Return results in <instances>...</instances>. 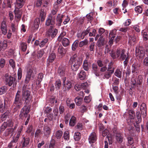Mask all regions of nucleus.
I'll list each match as a JSON object with an SVG mask.
<instances>
[{"instance_id": "864d4df0", "label": "nucleus", "mask_w": 148, "mask_h": 148, "mask_svg": "<svg viewBox=\"0 0 148 148\" xmlns=\"http://www.w3.org/2000/svg\"><path fill=\"white\" fill-rule=\"evenodd\" d=\"M142 34L143 40H147L148 39V35L146 32H142Z\"/></svg>"}, {"instance_id": "f8f14e48", "label": "nucleus", "mask_w": 148, "mask_h": 148, "mask_svg": "<svg viewBox=\"0 0 148 148\" xmlns=\"http://www.w3.org/2000/svg\"><path fill=\"white\" fill-rule=\"evenodd\" d=\"M55 17L51 14L49 15L47 19L46 22V24L47 26H49L50 25H53L55 24Z\"/></svg>"}, {"instance_id": "4be33fe9", "label": "nucleus", "mask_w": 148, "mask_h": 148, "mask_svg": "<svg viewBox=\"0 0 148 148\" xmlns=\"http://www.w3.org/2000/svg\"><path fill=\"white\" fill-rule=\"evenodd\" d=\"M105 32V34L106 35H107L108 34V32L107 31H105V29L103 28H100L98 31V32L99 34H97L95 38V40H96L99 37V36H101L102 35V34Z\"/></svg>"}, {"instance_id": "f3484780", "label": "nucleus", "mask_w": 148, "mask_h": 148, "mask_svg": "<svg viewBox=\"0 0 148 148\" xmlns=\"http://www.w3.org/2000/svg\"><path fill=\"white\" fill-rule=\"evenodd\" d=\"M25 0H16L15 4V8L20 9L24 5Z\"/></svg>"}, {"instance_id": "09e8293b", "label": "nucleus", "mask_w": 148, "mask_h": 148, "mask_svg": "<svg viewBox=\"0 0 148 148\" xmlns=\"http://www.w3.org/2000/svg\"><path fill=\"white\" fill-rule=\"evenodd\" d=\"M63 138L66 140H68L69 139V132L68 131H65L64 134Z\"/></svg>"}, {"instance_id": "6ab92c4d", "label": "nucleus", "mask_w": 148, "mask_h": 148, "mask_svg": "<svg viewBox=\"0 0 148 148\" xmlns=\"http://www.w3.org/2000/svg\"><path fill=\"white\" fill-rule=\"evenodd\" d=\"M56 55L55 54L53 53H51L49 56L48 58L47 59V65H49L50 63L52 62L56 58Z\"/></svg>"}, {"instance_id": "de8ad7c7", "label": "nucleus", "mask_w": 148, "mask_h": 148, "mask_svg": "<svg viewBox=\"0 0 148 148\" xmlns=\"http://www.w3.org/2000/svg\"><path fill=\"white\" fill-rule=\"evenodd\" d=\"M129 42L130 43H132V42H134L136 41V37L134 35L130 36L129 37Z\"/></svg>"}, {"instance_id": "39448f33", "label": "nucleus", "mask_w": 148, "mask_h": 148, "mask_svg": "<svg viewBox=\"0 0 148 148\" xmlns=\"http://www.w3.org/2000/svg\"><path fill=\"white\" fill-rule=\"evenodd\" d=\"M124 51H125L124 49L119 48L117 49L116 52H114L113 51H111L110 54L113 59L119 58Z\"/></svg>"}, {"instance_id": "4c0bfd02", "label": "nucleus", "mask_w": 148, "mask_h": 148, "mask_svg": "<svg viewBox=\"0 0 148 148\" xmlns=\"http://www.w3.org/2000/svg\"><path fill=\"white\" fill-rule=\"evenodd\" d=\"M114 68L112 69V70H111L110 72L109 71L108 72L106 73L104 75L105 78L107 79H108L111 76V74L113 73L114 71Z\"/></svg>"}, {"instance_id": "72a5a7b5", "label": "nucleus", "mask_w": 148, "mask_h": 148, "mask_svg": "<svg viewBox=\"0 0 148 148\" xmlns=\"http://www.w3.org/2000/svg\"><path fill=\"white\" fill-rule=\"evenodd\" d=\"M40 23V20L38 18L36 19L34 22V27L35 29H38Z\"/></svg>"}, {"instance_id": "a211bd4d", "label": "nucleus", "mask_w": 148, "mask_h": 148, "mask_svg": "<svg viewBox=\"0 0 148 148\" xmlns=\"http://www.w3.org/2000/svg\"><path fill=\"white\" fill-rule=\"evenodd\" d=\"M66 52V50L62 46L59 47L58 51V54L59 56L62 57L64 56Z\"/></svg>"}, {"instance_id": "338daca9", "label": "nucleus", "mask_w": 148, "mask_h": 148, "mask_svg": "<svg viewBox=\"0 0 148 148\" xmlns=\"http://www.w3.org/2000/svg\"><path fill=\"white\" fill-rule=\"evenodd\" d=\"M5 64V60L3 58H1V59L0 62V67L1 68L3 67Z\"/></svg>"}, {"instance_id": "c85d7f7f", "label": "nucleus", "mask_w": 148, "mask_h": 148, "mask_svg": "<svg viewBox=\"0 0 148 148\" xmlns=\"http://www.w3.org/2000/svg\"><path fill=\"white\" fill-rule=\"evenodd\" d=\"M60 41L62 42L63 45L64 47H66L69 44V40L66 38L63 39Z\"/></svg>"}, {"instance_id": "1a4fd4ad", "label": "nucleus", "mask_w": 148, "mask_h": 148, "mask_svg": "<svg viewBox=\"0 0 148 148\" xmlns=\"http://www.w3.org/2000/svg\"><path fill=\"white\" fill-rule=\"evenodd\" d=\"M63 83L64 87L66 91H68L72 87V83L69 80H66V78L64 77L63 79Z\"/></svg>"}, {"instance_id": "13d9d810", "label": "nucleus", "mask_w": 148, "mask_h": 148, "mask_svg": "<svg viewBox=\"0 0 148 148\" xmlns=\"http://www.w3.org/2000/svg\"><path fill=\"white\" fill-rule=\"evenodd\" d=\"M13 131V130L12 128L8 129H7L5 131V135L8 136L9 135L12 134Z\"/></svg>"}, {"instance_id": "cd10ccee", "label": "nucleus", "mask_w": 148, "mask_h": 148, "mask_svg": "<svg viewBox=\"0 0 148 148\" xmlns=\"http://www.w3.org/2000/svg\"><path fill=\"white\" fill-rule=\"evenodd\" d=\"M83 99L82 97H77L75 99L76 104L78 106H80L82 103Z\"/></svg>"}, {"instance_id": "ea45409f", "label": "nucleus", "mask_w": 148, "mask_h": 148, "mask_svg": "<svg viewBox=\"0 0 148 148\" xmlns=\"http://www.w3.org/2000/svg\"><path fill=\"white\" fill-rule=\"evenodd\" d=\"M66 35V33L65 32H63L60 34V36H58V40L60 42L63 39L65 38L64 37Z\"/></svg>"}, {"instance_id": "58836bf2", "label": "nucleus", "mask_w": 148, "mask_h": 148, "mask_svg": "<svg viewBox=\"0 0 148 148\" xmlns=\"http://www.w3.org/2000/svg\"><path fill=\"white\" fill-rule=\"evenodd\" d=\"M135 12L138 13H141L143 11V8L141 6H136L134 9Z\"/></svg>"}, {"instance_id": "bb28decb", "label": "nucleus", "mask_w": 148, "mask_h": 148, "mask_svg": "<svg viewBox=\"0 0 148 148\" xmlns=\"http://www.w3.org/2000/svg\"><path fill=\"white\" fill-rule=\"evenodd\" d=\"M140 66V63H136L133 64L132 66L133 69L132 72L134 73L136 71H138Z\"/></svg>"}, {"instance_id": "a878e982", "label": "nucleus", "mask_w": 148, "mask_h": 148, "mask_svg": "<svg viewBox=\"0 0 148 148\" xmlns=\"http://www.w3.org/2000/svg\"><path fill=\"white\" fill-rule=\"evenodd\" d=\"M86 73L83 70L81 71L79 74V77L81 80L85 79L86 78Z\"/></svg>"}, {"instance_id": "e2e57ef3", "label": "nucleus", "mask_w": 148, "mask_h": 148, "mask_svg": "<svg viewBox=\"0 0 148 148\" xmlns=\"http://www.w3.org/2000/svg\"><path fill=\"white\" fill-rule=\"evenodd\" d=\"M143 82V77L141 75H140L138 76L137 80V83L139 85L141 84Z\"/></svg>"}, {"instance_id": "c03bdc74", "label": "nucleus", "mask_w": 148, "mask_h": 148, "mask_svg": "<svg viewBox=\"0 0 148 148\" xmlns=\"http://www.w3.org/2000/svg\"><path fill=\"white\" fill-rule=\"evenodd\" d=\"M74 138L75 140H79L80 138V133L78 132H75L74 136Z\"/></svg>"}, {"instance_id": "0e129e2a", "label": "nucleus", "mask_w": 148, "mask_h": 148, "mask_svg": "<svg viewBox=\"0 0 148 148\" xmlns=\"http://www.w3.org/2000/svg\"><path fill=\"white\" fill-rule=\"evenodd\" d=\"M143 65L145 66H148V57H146L143 62Z\"/></svg>"}, {"instance_id": "774afa93", "label": "nucleus", "mask_w": 148, "mask_h": 148, "mask_svg": "<svg viewBox=\"0 0 148 148\" xmlns=\"http://www.w3.org/2000/svg\"><path fill=\"white\" fill-rule=\"evenodd\" d=\"M92 14L89 13L86 15V17L88 18V21L91 22V21L93 19V18L91 16Z\"/></svg>"}, {"instance_id": "69168bd1", "label": "nucleus", "mask_w": 148, "mask_h": 148, "mask_svg": "<svg viewBox=\"0 0 148 148\" xmlns=\"http://www.w3.org/2000/svg\"><path fill=\"white\" fill-rule=\"evenodd\" d=\"M104 44V41L103 39L102 40H99L97 42V45L98 47H100L102 46H103Z\"/></svg>"}, {"instance_id": "c9c22d12", "label": "nucleus", "mask_w": 148, "mask_h": 148, "mask_svg": "<svg viewBox=\"0 0 148 148\" xmlns=\"http://www.w3.org/2000/svg\"><path fill=\"white\" fill-rule=\"evenodd\" d=\"M7 46V43L6 41L4 40L3 42H0V47L1 50V48L5 49Z\"/></svg>"}, {"instance_id": "603ef678", "label": "nucleus", "mask_w": 148, "mask_h": 148, "mask_svg": "<svg viewBox=\"0 0 148 148\" xmlns=\"http://www.w3.org/2000/svg\"><path fill=\"white\" fill-rule=\"evenodd\" d=\"M56 141L53 139H52L51 140L49 145V148H54L55 145Z\"/></svg>"}, {"instance_id": "e433bc0d", "label": "nucleus", "mask_w": 148, "mask_h": 148, "mask_svg": "<svg viewBox=\"0 0 148 148\" xmlns=\"http://www.w3.org/2000/svg\"><path fill=\"white\" fill-rule=\"evenodd\" d=\"M114 75L118 78H121L122 76V72L119 69H117L114 73Z\"/></svg>"}, {"instance_id": "aec40b11", "label": "nucleus", "mask_w": 148, "mask_h": 148, "mask_svg": "<svg viewBox=\"0 0 148 148\" xmlns=\"http://www.w3.org/2000/svg\"><path fill=\"white\" fill-rule=\"evenodd\" d=\"M30 142V140L27 137H24L22 141L23 147H25L28 146Z\"/></svg>"}, {"instance_id": "b1692460", "label": "nucleus", "mask_w": 148, "mask_h": 148, "mask_svg": "<svg viewBox=\"0 0 148 148\" xmlns=\"http://www.w3.org/2000/svg\"><path fill=\"white\" fill-rule=\"evenodd\" d=\"M64 17V15H60L59 14L58 15L56 18L57 24L58 26H60L61 25V23L62 22V18Z\"/></svg>"}, {"instance_id": "79ce46f5", "label": "nucleus", "mask_w": 148, "mask_h": 148, "mask_svg": "<svg viewBox=\"0 0 148 148\" xmlns=\"http://www.w3.org/2000/svg\"><path fill=\"white\" fill-rule=\"evenodd\" d=\"M61 82L60 79H58L56 81L55 83V86L56 89H59L61 86Z\"/></svg>"}, {"instance_id": "052dcab7", "label": "nucleus", "mask_w": 148, "mask_h": 148, "mask_svg": "<svg viewBox=\"0 0 148 148\" xmlns=\"http://www.w3.org/2000/svg\"><path fill=\"white\" fill-rule=\"evenodd\" d=\"M7 124L8 123L6 122H4L3 123L0 128L1 131H3L7 127Z\"/></svg>"}, {"instance_id": "473e14b6", "label": "nucleus", "mask_w": 148, "mask_h": 148, "mask_svg": "<svg viewBox=\"0 0 148 148\" xmlns=\"http://www.w3.org/2000/svg\"><path fill=\"white\" fill-rule=\"evenodd\" d=\"M63 134V132L62 131L58 130L56 131L55 134V136L57 139L60 138Z\"/></svg>"}, {"instance_id": "3c124183", "label": "nucleus", "mask_w": 148, "mask_h": 148, "mask_svg": "<svg viewBox=\"0 0 148 148\" xmlns=\"http://www.w3.org/2000/svg\"><path fill=\"white\" fill-rule=\"evenodd\" d=\"M7 90V88L6 86H4L1 87L0 88V95H2L5 93Z\"/></svg>"}, {"instance_id": "f257e3e1", "label": "nucleus", "mask_w": 148, "mask_h": 148, "mask_svg": "<svg viewBox=\"0 0 148 148\" xmlns=\"http://www.w3.org/2000/svg\"><path fill=\"white\" fill-rule=\"evenodd\" d=\"M82 59L77 57L76 54L72 56L69 61L72 69L74 71H77L82 64Z\"/></svg>"}, {"instance_id": "393cba45", "label": "nucleus", "mask_w": 148, "mask_h": 148, "mask_svg": "<svg viewBox=\"0 0 148 148\" xmlns=\"http://www.w3.org/2000/svg\"><path fill=\"white\" fill-rule=\"evenodd\" d=\"M19 48L22 51H25L26 50L27 45V44L25 42H21L19 44Z\"/></svg>"}, {"instance_id": "7c9ffc66", "label": "nucleus", "mask_w": 148, "mask_h": 148, "mask_svg": "<svg viewBox=\"0 0 148 148\" xmlns=\"http://www.w3.org/2000/svg\"><path fill=\"white\" fill-rule=\"evenodd\" d=\"M116 138L117 141L119 143H121L123 141V138L120 133H117L116 134Z\"/></svg>"}, {"instance_id": "dca6fc26", "label": "nucleus", "mask_w": 148, "mask_h": 148, "mask_svg": "<svg viewBox=\"0 0 148 148\" xmlns=\"http://www.w3.org/2000/svg\"><path fill=\"white\" fill-rule=\"evenodd\" d=\"M5 81L6 85H8L9 86H11L13 82V77L11 76H9L6 74Z\"/></svg>"}, {"instance_id": "423d86ee", "label": "nucleus", "mask_w": 148, "mask_h": 148, "mask_svg": "<svg viewBox=\"0 0 148 148\" xmlns=\"http://www.w3.org/2000/svg\"><path fill=\"white\" fill-rule=\"evenodd\" d=\"M34 71V68L32 67H30L27 70L25 80V82L26 84L28 83L31 77H33Z\"/></svg>"}, {"instance_id": "f03ea898", "label": "nucleus", "mask_w": 148, "mask_h": 148, "mask_svg": "<svg viewBox=\"0 0 148 148\" xmlns=\"http://www.w3.org/2000/svg\"><path fill=\"white\" fill-rule=\"evenodd\" d=\"M27 84H25L22 89V98L26 103L29 102L32 99L30 92L28 90Z\"/></svg>"}, {"instance_id": "2eb2a0df", "label": "nucleus", "mask_w": 148, "mask_h": 148, "mask_svg": "<svg viewBox=\"0 0 148 148\" xmlns=\"http://www.w3.org/2000/svg\"><path fill=\"white\" fill-rule=\"evenodd\" d=\"M1 29L2 33L4 35H5L7 33V26L6 22L5 21H3L1 23Z\"/></svg>"}, {"instance_id": "9d476101", "label": "nucleus", "mask_w": 148, "mask_h": 148, "mask_svg": "<svg viewBox=\"0 0 148 148\" xmlns=\"http://www.w3.org/2000/svg\"><path fill=\"white\" fill-rule=\"evenodd\" d=\"M15 14V20L14 22L15 21L16 22L18 23L20 20L21 16L22 13L21 11L19 9L15 8L14 11Z\"/></svg>"}, {"instance_id": "6e6d98bb", "label": "nucleus", "mask_w": 148, "mask_h": 148, "mask_svg": "<svg viewBox=\"0 0 148 148\" xmlns=\"http://www.w3.org/2000/svg\"><path fill=\"white\" fill-rule=\"evenodd\" d=\"M63 18L64 19V21L63 22V23L64 25H65L70 20V18L68 16H65L64 15V17Z\"/></svg>"}, {"instance_id": "4d7b16f0", "label": "nucleus", "mask_w": 148, "mask_h": 148, "mask_svg": "<svg viewBox=\"0 0 148 148\" xmlns=\"http://www.w3.org/2000/svg\"><path fill=\"white\" fill-rule=\"evenodd\" d=\"M16 24L14 23H12L11 24V27L12 30L13 32H15L16 31L17 27L15 26Z\"/></svg>"}, {"instance_id": "49530a36", "label": "nucleus", "mask_w": 148, "mask_h": 148, "mask_svg": "<svg viewBox=\"0 0 148 148\" xmlns=\"http://www.w3.org/2000/svg\"><path fill=\"white\" fill-rule=\"evenodd\" d=\"M45 53L43 49H41L38 51L37 57L38 58H41Z\"/></svg>"}, {"instance_id": "7ed1b4c3", "label": "nucleus", "mask_w": 148, "mask_h": 148, "mask_svg": "<svg viewBox=\"0 0 148 148\" xmlns=\"http://www.w3.org/2000/svg\"><path fill=\"white\" fill-rule=\"evenodd\" d=\"M20 91L18 90L16 95L13 105V108L14 109V112L17 111L22 106V103L21 100L20 98Z\"/></svg>"}, {"instance_id": "bf43d9fd", "label": "nucleus", "mask_w": 148, "mask_h": 148, "mask_svg": "<svg viewBox=\"0 0 148 148\" xmlns=\"http://www.w3.org/2000/svg\"><path fill=\"white\" fill-rule=\"evenodd\" d=\"M3 101L0 103V112H3L5 109V106L3 104Z\"/></svg>"}, {"instance_id": "9b49d317", "label": "nucleus", "mask_w": 148, "mask_h": 148, "mask_svg": "<svg viewBox=\"0 0 148 148\" xmlns=\"http://www.w3.org/2000/svg\"><path fill=\"white\" fill-rule=\"evenodd\" d=\"M53 27L51 26L50 27V28L47 32V33L49 36H51V38H54L58 32V30L55 29L53 30Z\"/></svg>"}, {"instance_id": "5fc2aeb1", "label": "nucleus", "mask_w": 148, "mask_h": 148, "mask_svg": "<svg viewBox=\"0 0 148 148\" xmlns=\"http://www.w3.org/2000/svg\"><path fill=\"white\" fill-rule=\"evenodd\" d=\"M43 77V75L42 73H40L38 74L37 79V81L38 82V83H40L42 81Z\"/></svg>"}, {"instance_id": "2f4dec72", "label": "nucleus", "mask_w": 148, "mask_h": 148, "mask_svg": "<svg viewBox=\"0 0 148 148\" xmlns=\"http://www.w3.org/2000/svg\"><path fill=\"white\" fill-rule=\"evenodd\" d=\"M76 122V120L75 117L74 116H72L70 121L69 125L71 126H73L75 125Z\"/></svg>"}, {"instance_id": "f704fd0d", "label": "nucleus", "mask_w": 148, "mask_h": 148, "mask_svg": "<svg viewBox=\"0 0 148 148\" xmlns=\"http://www.w3.org/2000/svg\"><path fill=\"white\" fill-rule=\"evenodd\" d=\"M83 67L84 69L86 71H88L89 69L88 62L87 60H85L83 62Z\"/></svg>"}, {"instance_id": "8fccbe9b", "label": "nucleus", "mask_w": 148, "mask_h": 148, "mask_svg": "<svg viewBox=\"0 0 148 148\" xmlns=\"http://www.w3.org/2000/svg\"><path fill=\"white\" fill-rule=\"evenodd\" d=\"M88 41L87 40H84L79 42V47H82L84 45H87L88 44Z\"/></svg>"}, {"instance_id": "680f3d73", "label": "nucleus", "mask_w": 148, "mask_h": 148, "mask_svg": "<svg viewBox=\"0 0 148 148\" xmlns=\"http://www.w3.org/2000/svg\"><path fill=\"white\" fill-rule=\"evenodd\" d=\"M133 28L137 32H139L140 31V27L137 25H134Z\"/></svg>"}, {"instance_id": "ddd939ff", "label": "nucleus", "mask_w": 148, "mask_h": 148, "mask_svg": "<svg viewBox=\"0 0 148 148\" xmlns=\"http://www.w3.org/2000/svg\"><path fill=\"white\" fill-rule=\"evenodd\" d=\"M51 131V127L47 125H44L43 128V133L44 135L47 137L49 136Z\"/></svg>"}, {"instance_id": "c756f323", "label": "nucleus", "mask_w": 148, "mask_h": 148, "mask_svg": "<svg viewBox=\"0 0 148 148\" xmlns=\"http://www.w3.org/2000/svg\"><path fill=\"white\" fill-rule=\"evenodd\" d=\"M48 41V39L47 38H45L42 40L40 42L39 44V47H44Z\"/></svg>"}, {"instance_id": "4468645a", "label": "nucleus", "mask_w": 148, "mask_h": 148, "mask_svg": "<svg viewBox=\"0 0 148 148\" xmlns=\"http://www.w3.org/2000/svg\"><path fill=\"white\" fill-rule=\"evenodd\" d=\"M97 135L95 132L91 133L88 138L89 143L91 145L94 143L97 140Z\"/></svg>"}, {"instance_id": "a19ab883", "label": "nucleus", "mask_w": 148, "mask_h": 148, "mask_svg": "<svg viewBox=\"0 0 148 148\" xmlns=\"http://www.w3.org/2000/svg\"><path fill=\"white\" fill-rule=\"evenodd\" d=\"M79 41L78 40H76L73 43L72 46V49L73 51H75L78 45Z\"/></svg>"}, {"instance_id": "6e6552de", "label": "nucleus", "mask_w": 148, "mask_h": 148, "mask_svg": "<svg viewBox=\"0 0 148 148\" xmlns=\"http://www.w3.org/2000/svg\"><path fill=\"white\" fill-rule=\"evenodd\" d=\"M130 58V57L129 53H126L125 51H124L119 58H120L122 60H125L123 62V63L124 66H126L127 65Z\"/></svg>"}, {"instance_id": "37998d69", "label": "nucleus", "mask_w": 148, "mask_h": 148, "mask_svg": "<svg viewBox=\"0 0 148 148\" xmlns=\"http://www.w3.org/2000/svg\"><path fill=\"white\" fill-rule=\"evenodd\" d=\"M58 72L61 76L64 75L65 74L64 69L63 68L59 67L58 71Z\"/></svg>"}, {"instance_id": "412c9836", "label": "nucleus", "mask_w": 148, "mask_h": 148, "mask_svg": "<svg viewBox=\"0 0 148 148\" xmlns=\"http://www.w3.org/2000/svg\"><path fill=\"white\" fill-rule=\"evenodd\" d=\"M140 110L141 112V114H143L144 117H145L147 114L146 106L145 103H143L141 104Z\"/></svg>"}, {"instance_id": "0eeeda50", "label": "nucleus", "mask_w": 148, "mask_h": 148, "mask_svg": "<svg viewBox=\"0 0 148 148\" xmlns=\"http://www.w3.org/2000/svg\"><path fill=\"white\" fill-rule=\"evenodd\" d=\"M136 54L138 58L142 60L145 56L144 49L142 47H139L136 49Z\"/></svg>"}, {"instance_id": "20e7f679", "label": "nucleus", "mask_w": 148, "mask_h": 148, "mask_svg": "<svg viewBox=\"0 0 148 148\" xmlns=\"http://www.w3.org/2000/svg\"><path fill=\"white\" fill-rule=\"evenodd\" d=\"M29 112V107L26 106H24L21 110V113L20 114V116L21 118L24 117L26 118L28 116L27 118L25 123V125L27 124L29 121L30 116L28 115V114Z\"/></svg>"}, {"instance_id": "a18cd8bd", "label": "nucleus", "mask_w": 148, "mask_h": 148, "mask_svg": "<svg viewBox=\"0 0 148 148\" xmlns=\"http://www.w3.org/2000/svg\"><path fill=\"white\" fill-rule=\"evenodd\" d=\"M23 125H21L19 127L17 130V133L16 137L19 138V137L21 135V132L23 128Z\"/></svg>"}, {"instance_id": "5701e85b", "label": "nucleus", "mask_w": 148, "mask_h": 148, "mask_svg": "<svg viewBox=\"0 0 148 148\" xmlns=\"http://www.w3.org/2000/svg\"><path fill=\"white\" fill-rule=\"evenodd\" d=\"M86 83H83L81 84H77L74 86L75 89L77 91L80 90L82 88H85L86 87Z\"/></svg>"}]
</instances>
